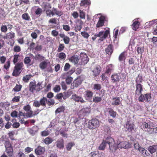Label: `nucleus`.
Here are the masks:
<instances>
[{
	"instance_id": "c85d7f7f",
	"label": "nucleus",
	"mask_w": 157,
	"mask_h": 157,
	"mask_svg": "<svg viewBox=\"0 0 157 157\" xmlns=\"http://www.w3.org/2000/svg\"><path fill=\"white\" fill-rule=\"evenodd\" d=\"M113 101L112 102V105H118L120 103V99L119 97H116L113 98Z\"/></svg>"
},
{
	"instance_id": "338daca9",
	"label": "nucleus",
	"mask_w": 157,
	"mask_h": 157,
	"mask_svg": "<svg viewBox=\"0 0 157 157\" xmlns=\"http://www.w3.org/2000/svg\"><path fill=\"white\" fill-rule=\"evenodd\" d=\"M23 109L26 112H28L31 110V106L29 105H27L24 107Z\"/></svg>"
},
{
	"instance_id": "1a4fd4ad",
	"label": "nucleus",
	"mask_w": 157,
	"mask_h": 157,
	"mask_svg": "<svg viewBox=\"0 0 157 157\" xmlns=\"http://www.w3.org/2000/svg\"><path fill=\"white\" fill-rule=\"evenodd\" d=\"M117 147L118 149L128 148H130L131 145L128 142L123 141L120 142L117 144Z\"/></svg>"
},
{
	"instance_id": "f8f14e48",
	"label": "nucleus",
	"mask_w": 157,
	"mask_h": 157,
	"mask_svg": "<svg viewBox=\"0 0 157 157\" xmlns=\"http://www.w3.org/2000/svg\"><path fill=\"white\" fill-rule=\"evenodd\" d=\"M111 80L113 83L119 82L121 78L120 73H114L111 76Z\"/></svg>"
},
{
	"instance_id": "774afa93",
	"label": "nucleus",
	"mask_w": 157,
	"mask_h": 157,
	"mask_svg": "<svg viewBox=\"0 0 157 157\" xmlns=\"http://www.w3.org/2000/svg\"><path fill=\"white\" fill-rule=\"evenodd\" d=\"M31 61L30 58L29 57H26L24 59V63L25 64H29Z\"/></svg>"
},
{
	"instance_id": "79ce46f5",
	"label": "nucleus",
	"mask_w": 157,
	"mask_h": 157,
	"mask_svg": "<svg viewBox=\"0 0 157 157\" xmlns=\"http://www.w3.org/2000/svg\"><path fill=\"white\" fill-rule=\"evenodd\" d=\"M45 58L40 54H38L35 56L34 59L36 60L43 61L44 60Z\"/></svg>"
},
{
	"instance_id": "a18cd8bd",
	"label": "nucleus",
	"mask_w": 157,
	"mask_h": 157,
	"mask_svg": "<svg viewBox=\"0 0 157 157\" xmlns=\"http://www.w3.org/2000/svg\"><path fill=\"white\" fill-rule=\"evenodd\" d=\"M53 11L54 12L55 14L59 16H60L63 14V13L61 11H58L57 9L55 8H53Z\"/></svg>"
},
{
	"instance_id": "423d86ee",
	"label": "nucleus",
	"mask_w": 157,
	"mask_h": 157,
	"mask_svg": "<svg viewBox=\"0 0 157 157\" xmlns=\"http://www.w3.org/2000/svg\"><path fill=\"white\" fill-rule=\"evenodd\" d=\"M140 95L138 98V101L140 102H144L145 101L148 102L151 100V97L150 93L144 94H141Z\"/></svg>"
},
{
	"instance_id": "c756f323",
	"label": "nucleus",
	"mask_w": 157,
	"mask_h": 157,
	"mask_svg": "<svg viewBox=\"0 0 157 157\" xmlns=\"http://www.w3.org/2000/svg\"><path fill=\"white\" fill-rule=\"evenodd\" d=\"M91 4L90 0H83L81 1L80 5L81 6H87Z\"/></svg>"
},
{
	"instance_id": "cd10ccee",
	"label": "nucleus",
	"mask_w": 157,
	"mask_h": 157,
	"mask_svg": "<svg viewBox=\"0 0 157 157\" xmlns=\"http://www.w3.org/2000/svg\"><path fill=\"white\" fill-rule=\"evenodd\" d=\"M5 151L10 157H12L13 155V149L12 146L6 148Z\"/></svg>"
},
{
	"instance_id": "39448f33",
	"label": "nucleus",
	"mask_w": 157,
	"mask_h": 157,
	"mask_svg": "<svg viewBox=\"0 0 157 157\" xmlns=\"http://www.w3.org/2000/svg\"><path fill=\"white\" fill-rule=\"evenodd\" d=\"M106 142L109 145V149L111 152L115 151L117 148L113 139L110 137H108L106 138Z\"/></svg>"
},
{
	"instance_id": "864d4df0",
	"label": "nucleus",
	"mask_w": 157,
	"mask_h": 157,
	"mask_svg": "<svg viewBox=\"0 0 157 157\" xmlns=\"http://www.w3.org/2000/svg\"><path fill=\"white\" fill-rule=\"evenodd\" d=\"M14 134L15 132L14 131H10L8 133L9 137L12 140H15L14 138Z\"/></svg>"
},
{
	"instance_id": "c03bdc74",
	"label": "nucleus",
	"mask_w": 157,
	"mask_h": 157,
	"mask_svg": "<svg viewBox=\"0 0 157 157\" xmlns=\"http://www.w3.org/2000/svg\"><path fill=\"white\" fill-rule=\"evenodd\" d=\"M22 88V86L21 85L16 84L14 87L13 89V91L15 92H18L21 90Z\"/></svg>"
},
{
	"instance_id": "f3484780",
	"label": "nucleus",
	"mask_w": 157,
	"mask_h": 157,
	"mask_svg": "<svg viewBox=\"0 0 157 157\" xmlns=\"http://www.w3.org/2000/svg\"><path fill=\"white\" fill-rule=\"evenodd\" d=\"M82 82V80L80 78H77L71 83V88L72 89H74L75 87H78L81 84Z\"/></svg>"
},
{
	"instance_id": "5701e85b",
	"label": "nucleus",
	"mask_w": 157,
	"mask_h": 157,
	"mask_svg": "<svg viewBox=\"0 0 157 157\" xmlns=\"http://www.w3.org/2000/svg\"><path fill=\"white\" fill-rule=\"evenodd\" d=\"M113 46L112 45L110 44L108 45L107 47L105 49V51L109 55L111 56L113 52Z\"/></svg>"
},
{
	"instance_id": "e2e57ef3",
	"label": "nucleus",
	"mask_w": 157,
	"mask_h": 157,
	"mask_svg": "<svg viewBox=\"0 0 157 157\" xmlns=\"http://www.w3.org/2000/svg\"><path fill=\"white\" fill-rule=\"evenodd\" d=\"M20 97L19 96H15L12 99V101L13 102H19L20 101Z\"/></svg>"
},
{
	"instance_id": "5fc2aeb1",
	"label": "nucleus",
	"mask_w": 157,
	"mask_h": 157,
	"mask_svg": "<svg viewBox=\"0 0 157 157\" xmlns=\"http://www.w3.org/2000/svg\"><path fill=\"white\" fill-rule=\"evenodd\" d=\"M63 95V99H65L68 98L71 94L70 92H64L62 93Z\"/></svg>"
},
{
	"instance_id": "bb28decb",
	"label": "nucleus",
	"mask_w": 157,
	"mask_h": 157,
	"mask_svg": "<svg viewBox=\"0 0 157 157\" xmlns=\"http://www.w3.org/2000/svg\"><path fill=\"white\" fill-rule=\"evenodd\" d=\"M56 146L59 148H63L64 147V140L63 139L58 140L56 142Z\"/></svg>"
},
{
	"instance_id": "69168bd1",
	"label": "nucleus",
	"mask_w": 157,
	"mask_h": 157,
	"mask_svg": "<svg viewBox=\"0 0 157 157\" xmlns=\"http://www.w3.org/2000/svg\"><path fill=\"white\" fill-rule=\"evenodd\" d=\"M81 34L83 37L86 39H87L90 36L89 34L85 31L82 32Z\"/></svg>"
},
{
	"instance_id": "6ab92c4d",
	"label": "nucleus",
	"mask_w": 157,
	"mask_h": 157,
	"mask_svg": "<svg viewBox=\"0 0 157 157\" xmlns=\"http://www.w3.org/2000/svg\"><path fill=\"white\" fill-rule=\"evenodd\" d=\"M140 25V23L139 21L134 20L133 21V23L131 25V28L133 30L136 31L139 29Z\"/></svg>"
},
{
	"instance_id": "4d7b16f0",
	"label": "nucleus",
	"mask_w": 157,
	"mask_h": 157,
	"mask_svg": "<svg viewBox=\"0 0 157 157\" xmlns=\"http://www.w3.org/2000/svg\"><path fill=\"white\" fill-rule=\"evenodd\" d=\"M73 78L71 76L67 77L66 79V82L67 84L69 85L72 82Z\"/></svg>"
},
{
	"instance_id": "7ed1b4c3",
	"label": "nucleus",
	"mask_w": 157,
	"mask_h": 157,
	"mask_svg": "<svg viewBox=\"0 0 157 157\" xmlns=\"http://www.w3.org/2000/svg\"><path fill=\"white\" fill-rule=\"evenodd\" d=\"M40 86L41 84L40 82L36 84L35 81L31 82L29 84V90L32 93H34L35 91H39L41 89Z\"/></svg>"
},
{
	"instance_id": "49530a36",
	"label": "nucleus",
	"mask_w": 157,
	"mask_h": 157,
	"mask_svg": "<svg viewBox=\"0 0 157 157\" xmlns=\"http://www.w3.org/2000/svg\"><path fill=\"white\" fill-rule=\"evenodd\" d=\"M58 56L60 60H64L66 59V55L64 53L61 52L59 54Z\"/></svg>"
},
{
	"instance_id": "aec40b11",
	"label": "nucleus",
	"mask_w": 157,
	"mask_h": 157,
	"mask_svg": "<svg viewBox=\"0 0 157 157\" xmlns=\"http://www.w3.org/2000/svg\"><path fill=\"white\" fill-rule=\"evenodd\" d=\"M60 37L63 38L64 43L66 44H68L70 41V39L67 36H66L63 33H61L59 34Z\"/></svg>"
},
{
	"instance_id": "bf43d9fd",
	"label": "nucleus",
	"mask_w": 157,
	"mask_h": 157,
	"mask_svg": "<svg viewBox=\"0 0 157 157\" xmlns=\"http://www.w3.org/2000/svg\"><path fill=\"white\" fill-rule=\"evenodd\" d=\"M8 30L7 26L6 25H2L1 27V30L2 32L6 33Z\"/></svg>"
},
{
	"instance_id": "7c9ffc66",
	"label": "nucleus",
	"mask_w": 157,
	"mask_h": 157,
	"mask_svg": "<svg viewBox=\"0 0 157 157\" xmlns=\"http://www.w3.org/2000/svg\"><path fill=\"white\" fill-rule=\"evenodd\" d=\"M107 144V142H106V138L105 140H103L102 142V143L100 144V146L98 147V149L101 150H104L106 147V144Z\"/></svg>"
},
{
	"instance_id": "09e8293b",
	"label": "nucleus",
	"mask_w": 157,
	"mask_h": 157,
	"mask_svg": "<svg viewBox=\"0 0 157 157\" xmlns=\"http://www.w3.org/2000/svg\"><path fill=\"white\" fill-rule=\"evenodd\" d=\"M43 12V10L42 9L38 8L35 11V13L36 15L39 17L42 14Z\"/></svg>"
},
{
	"instance_id": "a211bd4d",
	"label": "nucleus",
	"mask_w": 157,
	"mask_h": 157,
	"mask_svg": "<svg viewBox=\"0 0 157 157\" xmlns=\"http://www.w3.org/2000/svg\"><path fill=\"white\" fill-rule=\"evenodd\" d=\"M83 24V22L81 20L78 21L75 27V32L80 31L82 28V25Z\"/></svg>"
},
{
	"instance_id": "b1692460",
	"label": "nucleus",
	"mask_w": 157,
	"mask_h": 157,
	"mask_svg": "<svg viewBox=\"0 0 157 157\" xmlns=\"http://www.w3.org/2000/svg\"><path fill=\"white\" fill-rule=\"evenodd\" d=\"M40 112V111L39 109L35 111L34 113H33V111L32 110H30L29 112L27 113V118H30L33 116H34L38 114Z\"/></svg>"
},
{
	"instance_id": "c9c22d12",
	"label": "nucleus",
	"mask_w": 157,
	"mask_h": 157,
	"mask_svg": "<svg viewBox=\"0 0 157 157\" xmlns=\"http://www.w3.org/2000/svg\"><path fill=\"white\" fill-rule=\"evenodd\" d=\"M140 152L143 154L144 157L145 156H148L150 155L149 153H148L147 150H145L144 148L141 147L140 149L139 150Z\"/></svg>"
},
{
	"instance_id": "680f3d73",
	"label": "nucleus",
	"mask_w": 157,
	"mask_h": 157,
	"mask_svg": "<svg viewBox=\"0 0 157 157\" xmlns=\"http://www.w3.org/2000/svg\"><path fill=\"white\" fill-rule=\"evenodd\" d=\"M13 51L14 52H19L21 51V48L19 46L16 45L14 46L13 49Z\"/></svg>"
},
{
	"instance_id": "6e6552de",
	"label": "nucleus",
	"mask_w": 157,
	"mask_h": 157,
	"mask_svg": "<svg viewBox=\"0 0 157 157\" xmlns=\"http://www.w3.org/2000/svg\"><path fill=\"white\" fill-rule=\"evenodd\" d=\"M101 69L99 65H97L93 69H91L92 72V75L94 77H97L99 75L101 71Z\"/></svg>"
},
{
	"instance_id": "412c9836",
	"label": "nucleus",
	"mask_w": 157,
	"mask_h": 157,
	"mask_svg": "<svg viewBox=\"0 0 157 157\" xmlns=\"http://www.w3.org/2000/svg\"><path fill=\"white\" fill-rule=\"evenodd\" d=\"M81 62L84 64H86L89 60V58L86 54H82L80 55Z\"/></svg>"
},
{
	"instance_id": "ea45409f",
	"label": "nucleus",
	"mask_w": 157,
	"mask_h": 157,
	"mask_svg": "<svg viewBox=\"0 0 157 157\" xmlns=\"http://www.w3.org/2000/svg\"><path fill=\"white\" fill-rule=\"evenodd\" d=\"M53 141L52 139L49 137L46 138L44 140V142L47 145H48L51 144Z\"/></svg>"
},
{
	"instance_id": "4be33fe9",
	"label": "nucleus",
	"mask_w": 157,
	"mask_h": 157,
	"mask_svg": "<svg viewBox=\"0 0 157 157\" xmlns=\"http://www.w3.org/2000/svg\"><path fill=\"white\" fill-rule=\"evenodd\" d=\"M69 60L70 61L74 63L75 65L78 63L79 59L77 55H75L71 57Z\"/></svg>"
},
{
	"instance_id": "3c124183",
	"label": "nucleus",
	"mask_w": 157,
	"mask_h": 157,
	"mask_svg": "<svg viewBox=\"0 0 157 157\" xmlns=\"http://www.w3.org/2000/svg\"><path fill=\"white\" fill-rule=\"evenodd\" d=\"M136 51L138 54H140L142 55V53L144 52V47H138L137 48Z\"/></svg>"
},
{
	"instance_id": "f257e3e1",
	"label": "nucleus",
	"mask_w": 157,
	"mask_h": 157,
	"mask_svg": "<svg viewBox=\"0 0 157 157\" xmlns=\"http://www.w3.org/2000/svg\"><path fill=\"white\" fill-rule=\"evenodd\" d=\"M24 66V65L22 62L16 63L14 67L13 71L12 73V75L15 77L18 76L22 71Z\"/></svg>"
},
{
	"instance_id": "ddd939ff",
	"label": "nucleus",
	"mask_w": 157,
	"mask_h": 157,
	"mask_svg": "<svg viewBox=\"0 0 157 157\" xmlns=\"http://www.w3.org/2000/svg\"><path fill=\"white\" fill-rule=\"evenodd\" d=\"M71 99L75 101L80 102L81 103H83L85 102L82 97L79 96L75 94L72 95Z\"/></svg>"
},
{
	"instance_id": "393cba45",
	"label": "nucleus",
	"mask_w": 157,
	"mask_h": 157,
	"mask_svg": "<svg viewBox=\"0 0 157 157\" xmlns=\"http://www.w3.org/2000/svg\"><path fill=\"white\" fill-rule=\"evenodd\" d=\"M113 70V66L112 64H109L107 65L106 67V70L105 74L107 75H110L111 71Z\"/></svg>"
},
{
	"instance_id": "4c0bfd02",
	"label": "nucleus",
	"mask_w": 157,
	"mask_h": 157,
	"mask_svg": "<svg viewBox=\"0 0 157 157\" xmlns=\"http://www.w3.org/2000/svg\"><path fill=\"white\" fill-rule=\"evenodd\" d=\"M108 112L110 115L113 118H115L116 116L117 113L114 111L113 109L111 108H108Z\"/></svg>"
},
{
	"instance_id": "dca6fc26",
	"label": "nucleus",
	"mask_w": 157,
	"mask_h": 157,
	"mask_svg": "<svg viewBox=\"0 0 157 157\" xmlns=\"http://www.w3.org/2000/svg\"><path fill=\"white\" fill-rule=\"evenodd\" d=\"M109 33L110 32L109 30H107L104 33L103 31L100 32L98 34H96V35H97L98 37H101L102 36L101 38L105 39L108 36V34H109Z\"/></svg>"
},
{
	"instance_id": "58836bf2",
	"label": "nucleus",
	"mask_w": 157,
	"mask_h": 157,
	"mask_svg": "<svg viewBox=\"0 0 157 157\" xmlns=\"http://www.w3.org/2000/svg\"><path fill=\"white\" fill-rule=\"evenodd\" d=\"M102 97L94 96L93 99V101L95 103H97L100 102L102 100Z\"/></svg>"
},
{
	"instance_id": "473e14b6",
	"label": "nucleus",
	"mask_w": 157,
	"mask_h": 157,
	"mask_svg": "<svg viewBox=\"0 0 157 157\" xmlns=\"http://www.w3.org/2000/svg\"><path fill=\"white\" fill-rule=\"evenodd\" d=\"M48 63L46 60H44L41 62L39 65L40 68L42 70L45 69L47 67Z\"/></svg>"
},
{
	"instance_id": "37998d69",
	"label": "nucleus",
	"mask_w": 157,
	"mask_h": 157,
	"mask_svg": "<svg viewBox=\"0 0 157 157\" xmlns=\"http://www.w3.org/2000/svg\"><path fill=\"white\" fill-rule=\"evenodd\" d=\"M75 145V144L73 142H71L68 143L66 146L67 150L68 151H69L71 149L72 147Z\"/></svg>"
},
{
	"instance_id": "0eeeda50",
	"label": "nucleus",
	"mask_w": 157,
	"mask_h": 157,
	"mask_svg": "<svg viewBox=\"0 0 157 157\" xmlns=\"http://www.w3.org/2000/svg\"><path fill=\"white\" fill-rule=\"evenodd\" d=\"M124 127L129 132L132 133L133 131H135V125L131 121H127L124 125Z\"/></svg>"
},
{
	"instance_id": "a19ab883",
	"label": "nucleus",
	"mask_w": 157,
	"mask_h": 157,
	"mask_svg": "<svg viewBox=\"0 0 157 157\" xmlns=\"http://www.w3.org/2000/svg\"><path fill=\"white\" fill-rule=\"evenodd\" d=\"M47 101V98L45 97H43L40 100V105L43 106H46V104Z\"/></svg>"
},
{
	"instance_id": "603ef678",
	"label": "nucleus",
	"mask_w": 157,
	"mask_h": 157,
	"mask_svg": "<svg viewBox=\"0 0 157 157\" xmlns=\"http://www.w3.org/2000/svg\"><path fill=\"white\" fill-rule=\"evenodd\" d=\"M101 86L99 84H95L94 85L93 90H100L101 89Z\"/></svg>"
},
{
	"instance_id": "13d9d810",
	"label": "nucleus",
	"mask_w": 157,
	"mask_h": 157,
	"mask_svg": "<svg viewBox=\"0 0 157 157\" xmlns=\"http://www.w3.org/2000/svg\"><path fill=\"white\" fill-rule=\"evenodd\" d=\"M64 47L65 46L63 44H60L57 50V52H59L62 51L64 49Z\"/></svg>"
},
{
	"instance_id": "2f4dec72",
	"label": "nucleus",
	"mask_w": 157,
	"mask_h": 157,
	"mask_svg": "<svg viewBox=\"0 0 157 157\" xmlns=\"http://www.w3.org/2000/svg\"><path fill=\"white\" fill-rule=\"evenodd\" d=\"M84 94L85 97L88 98H91L93 97V93L90 90H87L85 91Z\"/></svg>"
},
{
	"instance_id": "0e129e2a",
	"label": "nucleus",
	"mask_w": 157,
	"mask_h": 157,
	"mask_svg": "<svg viewBox=\"0 0 157 157\" xmlns=\"http://www.w3.org/2000/svg\"><path fill=\"white\" fill-rule=\"evenodd\" d=\"M10 61H7L4 66V68L6 70H8L10 67Z\"/></svg>"
},
{
	"instance_id": "4468645a",
	"label": "nucleus",
	"mask_w": 157,
	"mask_h": 157,
	"mask_svg": "<svg viewBox=\"0 0 157 157\" xmlns=\"http://www.w3.org/2000/svg\"><path fill=\"white\" fill-rule=\"evenodd\" d=\"M15 33L11 31L7 33L6 35L3 36L2 38L4 39H6L8 40H13L15 37Z\"/></svg>"
},
{
	"instance_id": "e433bc0d",
	"label": "nucleus",
	"mask_w": 157,
	"mask_h": 157,
	"mask_svg": "<svg viewBox=\"0 0 157 157\" xmlns=\"http://www.w3.org/2000/svg\"><path fill=\"white\" fill-rule=\"evenodd\" d=\"M126 57L125 56V52H122L119 55L118 59L120 62L123 61L124 62L126 59Z\"/></svg>"
},
{
	"instance_id": "f704fd0d",
	"label": "nucleus",
	"mask_w": 157,
	"mask_h": 157,
	"mask_svg": "<svg viewBox=\"0 0 157 157\" xmlns=\"http://www.w3.org/2000/svg\"><path fill=\"white\" fill-rule=\"evenodd\" d=\"M32 77L33 75L31 74L27 75L23 77L22 80L25 83L28 82Z\"/></svg>"
},
{
	"instance_id": "8fccbe9b",
	"label": "nucleus",
	"mask_w": 157,
	"mask_h": 157,
	"mask_svg": "<svg viewBox=\"0 0 157 157\" xmlns=\"http://www.w3.org/2000/svg\"><path fill=\"white\" fill-rule=\"evenodd\" d=\"M65 110V107L63 106L60 107L58 108L55 111V113L57 114L61 112H64Z\"/></svg>"
},
{
	"instance_id": "2eb2a0df",
	"label": "nucleus",
	"mask_w": 157,
	"mask_h": 157,
	"mask_svg": "<svg viewBox=\"0 0 157 157\" xmlns=\"http://www.w3.org/2000/svg\"><path fill=\"white\" fill-rule=\"evenodd\" d=\"M105 20V17L103 16H101L99 18V20L96 24L97 28H99L103 26Z\"/></svg>"
},
{
	"instance_id": "20e7f679",
	"label": "nucleus",
	"mask_w": 157,
	"mask_h": 157,
	"mask_svg": "<svg viewBox=\"0 0 157 157\" xmlns=\"http://www.w3.org/2000/svg\"><path fill=\"white\" fill-rule=\"evenodd\" d=\"M99 125V121L96 119H93L88 121V126L89 129L93 130L98 127Z\"/></svg>"
},
{
	"instance_id": "de8ad7c7",
	"label": "nucleus",
	"mask_w": 157,
	"mask_h": 157,
	"mask_svg": "<svg viewBox=\"0 0 157 157\" xmlns=\"http://www.w3.org/2000/svg\"><path fill=\"white\" fill-rule=\"evenodd\" d=\"M22 19L26 21H29L30 19V17L28 13H26L23 14L22 15Z\"/></svg>"
},
{
	"instance_id": "a878e982",
	"label": "nucleus",
	"mask_w": 157,
	"mask_h": 157,
	"mask_svg": "<svg viewBox=\"0 0 157 157\" xmlns=\"http://www.w3.org/2000/svg\"><path fill=\"white\" fill-rule=\"evenodd\" d=\"M91 110L90 108L86 107L83 108L81 109L80 112L83 116H85L87 114H89Z\"/></svg>"
},
{
	"instance_id": "9b49d317",
	"label": "nucleus",
	"mask_w": 157,
	"mask_h": 157,
	"mask_svg": "<svg viewBox=\"0 0 157 157\" xmlns=\"http://www.w3.org/2000/svg\"><path fill=\"white\" fill-rule=\"evenodd\" d=\"M143 125L147 129V131L151 134V132L152 131L153 128L154 127V124L152 123H147L144 122Z\"/></svg>"
},
{
	"instance_id": "6e6d98bb",
	"label": "nucleus",
	"mask_w": 157,
	"mask_h": 157,
	"mask_svg": "<svg viewBox=\"0 0 157 157\" xmlns=\"http://www.w3.org/2000/svg\"><path fill=\"white\" fill-rule=\"evenodd\" d=\"M20 56L19 54H15L13 56V62L14 64L17 63L18 60V58Z\"/></svg>"
},
{
	"instance_id": "052dcab7",
	"label": "nucleus",
	"mask_w": 157,
	"mask_h": 157,
	"mask_svg": "<svg viewBox=\"0 0 157 157\" xmlns=\"http://www.w3.org/2000/svg\"><path fill=\"white\" fill-rule=\"evenodd\" d=\"M4 145L5 148L12 146L10 141L8 140L5 141Z\"/></svg>"
},
{
	"instance_id": "f03ea898",
	"label": "nucleus",
	"mask_w": 157,
	"mask_h": 157,
	"mask_svg": "<svg viewBox=\"0 0 157 157\" xmlns=\"http://www.w3.org/2000/svg\"><path fill=\"white\" fill-rule=\"evenodd\" d=\"M136 90H135V96H138L142 94V93L143 90V86L140 83L142 82L141 79L140 78L138 80L137 78L136 80Z\"/></svg>"
},
{
	"instance_id": "9d476101",
	"label": "nucleus",
	"mask_w": 157,
	"mask_h": 157,
	"mask_svg": "<svg viewBox=\"0 0 157 157\" xmlns=\"http://www.w3.org/2000/svg\"><path fill=\"white\" fill-rule=\"evenodd\" d=\"M45 151L44 147L39 146L35 150V152L37 155H41L43 154Z\"/></svg>"
},
{
	"instance_id": "72a5a7b5",
	"label": "nucleus",
	"mask_w": 157,
	"mask_h": 157,
	"mask_svg": "<svg viewBox=\"0 0 157 157\" xmlns=\"http://www.w3.org/2000/svg\"><path fill=\"white\" fill-rule=\"evenodd\" d=\"M148 149L151 154L153 153L157 150V145H153L150 146L148 147Z\"/></svg>"
}]
</instances>
